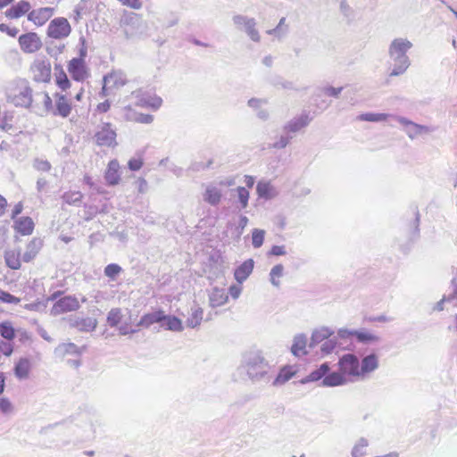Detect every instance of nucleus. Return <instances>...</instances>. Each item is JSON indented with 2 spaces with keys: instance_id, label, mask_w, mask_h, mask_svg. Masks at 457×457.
<instances>
[{
  "instance_id": "obj_1",
  "label": "nucleus",
  "mask_w": 457,
  "mask_h": 457,
  "mask_svg": "<svg viewBox=\"0 0 457 457\" xmlns=\"http://www.w3.org/2000/svg\"><path fill=\"white\" fill-rule=\"evenodd\" d=\"M54 80L57 89L52 96L47 91L40 93L42 96L41 109L46 114L63 119L68 118L73 111V103L70 93L72 82L62 67L55 68Z\"/></svg>"
},
{
  "instance_id": "obj_2",
  "label": "nucleus",
  "mask_w": 457,
  "mask_h": 457,
  "mask_svg": "<svg viewBox=\"0 0 457 457\" xmlns=\"http://www.w3.org/2000/svg\"><path fill=\"white\" fill-rule=\"evenodd\" d=\"M6 102L26 110H33L36 107L33 98V88L26 79L16 78L12 80L4 91Z\"/></svg>"
},
{
  "instance_id": "obj_3",
  "label": "nucleus",
  "mask_w": 457,
  "mask_h": 457,
  "mask_svg": "<svg viewBox=\"0 0 457 457\" xmlns=\"http://www.w3.org/2000/svg\"><path fill=\"white\" fill-rule=\"evenodd\" d=\"M43 247V240L39 237H33L26 245V249L21 255L19 249H7L4 253L6 266L11 270H20L21 262H30L36 259Z\"/></svg>"
},
{
  "instance_id": "obj_4",
  "label": "nucleus",
  "mask_w": 457,
  "mask_h": 457,
  "mask_svg": "<svg viewBox=\"0 0 457 457\" xmlns=\"http://www.w3.org/2000/svg\"><path fill=\"white\" fill-rule=\"evenodd\" d=\"M137 317L129 309L122 311L120 308H112L108 312L107 322L116 328L120 335H129L137 332Z\"/></svg>"
},
{
  "instance_id": "obj_5",
  "label": "nucleus",
  "mask_w": 457,
  "mask_h": 457,
  "mask_svg": "<svg viewBox=\"0 0 457 457\" xmlns=\"http://www.w3.org/2000/svg\"><path fill=\"white\" fill-rule=\"evenodd\" d=\"M93 139L99 147L115 148L118 145L116 129L110 122H104L99 126Z\"/></svg>"
},
{
  "instance_id": "obj_6",
  "label": "nucleus",
  "mask_w": 457,
  "mask_h": 457,
  "mask_svg": "<svg viewBox=\"0 0 457 457\" xmlns=\"http://www.w3.org/2000/svg\"><path fill=\"white\" fill-rule=\"evenodd\" d=\"M31 79L37 84H48L52 79V65L48 59H35L29 66Z\"/></svg>"
},
{
  "instance_id": "obj_7",
  "label": "nucleus",
  "mask_w": 457,
  "mask_h": 457,
  "mask_svg": "<svg viewBox=\"0 0 457 457\" xmlns=\"http://www.w3.org/2000/svg\"><path fill=\"white\" fill-rule=\"evenodd\" d=\"M85 56L86 51L82 49L79 58H72L67 63V71L74 81L84 82L90 77Z\"/></svg>"
},
{
  "instance_id": "obj_8",
  "label": "nucleus",
  "mask_w": 457,
  "mask_h": 457,
  "mask_svg": "<svg viewBox=\"0 0 457 457\" xmlns=\"http://www.w3.org/2000/svg\"><path fill=\"white\" fill-rule=\"evenodd\" d=\"M411 43L403 38H396L395 39L389 48V53L391 56H395L397 58H402V65L399 69H395L391 72V76H396L403 73L408 67V60L405 56L406 52L411 47Z\"/></svg>"
},
{
  "instance_id": "obj_9",
  "label": "nucleus",
  "mask_w": 457,
  "mask_h": 457,
  "mask_svg": "<svg viewBox=\"0 0 457 457\" xmlns=\"http://www.w3.org/2000/svg\"><path fill=\"white\" fill-rule=\"evenodd\" d=\"M18 43L21 52L26 54H37L44 46L41 37L33 31L21 34L18 37Z\"/></svg>"
},
{
  "instance_id": "obj_10",
  "label": "nucleus",
  "mask_w": 457,
  "mask_h": 457,
  "mask_svg": "<svg viewBox=\"0 0 457 457\" xmlns=\"http://www.w3.org/2000/svg\"><path fill=\"white\" fill-rule=\"evenodd\" d=\"M71 32V27L66 18L58 17L52 20L47 27L46 35L53 39H62Z\"/></svg>"
},
{
  "instance_id": "obj_11",
  "label": "nucleus",
  "mask_w": 457,
  "mask_h": 457,
  "mask_svg": "<svg viewBox=\"0 0 457 457\" xmlns=\"http://www.w3.org/2000/svg\"><path fill=\"white\" fill-rule=\"evenodd\" d=\"M129 82L126 74L121 71H112L104 77V85L102 87V94L108 95L110 90H118Z\"/></svg>"
},
{
  "instance_id": "obj_12",
  "label": "nucleus",
  "mask_w": 457,
  "mask_h": 457,
  "mask_svg": "<svg viewBox=\"0 0 457 457\" xmlns=\"http://www.w3.org/2000/svg\"><path fill=\"white\" fill-rule=\"evenodd\" d=\"M339 370L346 377H361L358 358L352 353L343 355L338 361Z\"/></svg>"
},
{
  "instance_id": "obj_13",
  "label": "nucleus",
  "mask_w": 457,
  "mask_h": 457,
  "mask_svg": "<svg viewBox=\"0 0 457 457\" xmlns=\"http://www.w3.org/2000/svg\"><path fill=\"white\" fill-rule=\"evenodd\" d=\"M79 306L80 304L77 297L67 295L57 300L54 303L51 312L54 315H59L77 311Z\"/></svg>"
},
{
  "instance_id": "obj_14",
  "label": "nucleus",
  "mask_w": 457,
  "mask_h": 457,
  "mask_svg": "<svg viewBox=\"0 0 457 457\" xmlns=\"http://www.w3.org/2000/svg\"><path fill=\"white\" fill-rule=\"evenodd\" d=\"M137 98V105L152 110H158L162 104V99L156 95L144 93L141 89L132 92Z\"/></svg>"
},
{
  "instance_id": "obj_15",
  "label": "nucleus",
  "mask_w": 457,
  "mask_h": 457,
  "mask_svg": "<svg viewBox=\"0 0 457 457\" xmlns=\"http://www.w3.org/2000/svg\"><path fill=\"white\" fill-rule=\"evenodd\" d=\"M54 12V9L52 7H40L29 12L28 20L37 27H41L50 20Z\"/></svg>"
},
{
  "instance_id": "obj_16",
  "label": "nucleus",
  "mask_w": 457,
  "mask_h": 457,
  "mask_svg": "<svg viewBox=\"0 0 457 457\" xmlns=\"http://www.w3.org/2000/svg\"><path fill=\"white\" fill-rule=\"evenodd\" d=\"M13 230L21 237L30 236L35 229V222L29 216L19 217L13 220Z\"/></svg>"
},
{
  "instance_id": "obj_17",
  "label": "nucleus",
  "mask_w": 457,
  "mask_h": 457,
  "mask_svg": "<svg viewBox=\"0 0 457 457\" xmlns=\"http://www.w3.org/2000/svg\"><path fill=\"white\" fill-rule=\"evenodd\" d=\"M164 319V312L161 309L145 313L139 320L137 319V331L141 328H148L155 323L162 322Z\"/></svg>"
},
{
  "instance_id": "obj_18",
  "label": "nucleus",
  "mask_w": 457,
  "mask_h": 457,
  "mask_svg": "<svg viewBox=\"0 0 457 457\" xmlns=\"http://www.w3.org/2000/svg\"><path fill=\"white\" fill-rule=\"evenodd\" d=\"M120 163L118 160H111L104 172V179L109 186H116L120 182Z\"/></svg>"
},
{
  "instance_id": "obj_19",
  "label": "nucleus",
  "mask_w": 457,
  "mask_h": 457,
  "mask_svg": "<svg viewBox=\"0 0 457 457\" xmlns=\"http://www.w3.org/2000/svg\"><path fill=\"white\" fill-rule=\"evenodd\" d=\"M31 5L27 0H21L5 12V16L10 19H17L29 12Z\"/></svg>"
},
{
  "instance_id": "obj_20",
  "label": "nucleus",
  "mask_w": 457,
  "mask_h": 457,
  "mask_svg": "<svg viewBox=\"0 0 457 457\" xmlns=\"http://www.w3.org/2000/svg\"><path fill=\"white\" fill-rule=\"evenodd\" d=\"M31 367V361L28 358H20L13 369L14 375L19 379H26L29 376Z\"/></svg>"
},
{
  "instance_id": "obj_21",
  "label": "nucleus",
  "mask_w": 457,
  "mask_h": 457,
  "mask_svg": "<svg viewBox=\"0 0 457 457\" xmlns=\"http://www.w3.org/2000/svg\"><path fill=\"white\" fill-rule=\"evenodd\" d=\"M253 270V261L252 259H248L236 269L234 277L237 282L242 283L249 277Z\"/></svg>"
},
{
  "instance_id": "obj_22",
  "label": "nucleus",
  "mask_w": 457,
  "mask_h": 457,
  "mask_svg": "<svg viewBox=\"0 0 457 457\" xmlns=\"http://www.w3.org/2000/svg\"><path fill=\"white\" fill-rule=\"evenodd\" d=\"M222 193L220 189L213 185L206 187L204 193V200L211 205H217L220 203Z\"/></svg>"
},
{
  "instance_id": "obj_23",
  "label": "nucleus",
  "mask_w": 457,
  "mask_h": 457,
  "mask_svg": "<svg viewBox=\"0 0 457 457\" xmlns=\"http://www.w3.org/2000/svg\"><path fill=\"white\" fill-rule=\"evenodd\" d=\"M378 366V358L375 354H370L364 357L360 364L361 376L364 377L368 373L375 370Z\"/></svg>"
},
{
  "instance_id": "obj_24",
  "label": "nucleus",
  "mask_w": 457,
  "mask_h": 457,
  "mask_svg": "<svg viewBox=\"0 0 457 457\" xmlns=\"http://www.w3.org/2000/svg\"><path fill=\"white\" fill-rule=\"evenodd\" d=\"M256 192L260 198L270 199L276 195L273 186L269 181H259L256 186Z\"/></svg>"
},
{
  "instance_id": "obj_25",
  "label": "nucleus",
  "mask_w": 457,
  "mask_h": 457,
  "mask_svg": "<svg viewBox=\"0 0 457 457\" xmlns=\"http://www.w3.org/2000/svg\"><path fill=\"white\" fill-rule=\"evenodd\" d=\"M165 329L179 332L183 330V325L180 319L176 316L166 315L164 313V319L162 320Z\"/></svg>"
},
{
  "instance_id": "obj_26",
  "label": "nucleus",
  "mask_w": 457,
  "mask_h": 457,
  "mask_svg": "<svg viewBox=\"0 0 457 457\" xmlns=\"http://www.w3.org/2000/svg\"><path fill=\"white\" fill-rule=\"evenodd\" d=\"M347 378L339 370L338 372H332L323 378V385L327 386H337L345 384Z\"/></svg>"
},
{
  "instance_id": "obj_27",
  "label": "nucleus",
  "mask_w": 457,
  "mask_h": 457,
  "mask_svg": "<svg viewBox=\"0 0 457 457\" xmlns=\"http://www.w3.org/2000/svg\"><path fill=\"white\" fill-rule=\"evenodd\" d=\"M83 199V194L79 190H68L62 195V200L65 204L75 205Z\"/></svg>"
},
{
  "instance_id": "obj_28",
  "label": "nucleus",
  "mask_w": 457,
  "mask_h": 457,
  "mask_svg": "<svg viewBox=\"0 0 457 457\" xmlns=\"http://www.w3.org/2000/svg\"><path fill=\"white\" fill-rule=\"evenodd\" d=\"M309 121H310V119H309L308 115H302V116L296 118L295 120L290 121L286 126L285 129L287 132H296V131L300 130L301 129L304 128L305 126H307Z\"/></svg>"
},
{
  "instance_id": "obj_29",
  "label": "nucleus",
  "mask_w": 457,
  "mask_h": 457,
  "mask_svg": "<svg viewBox=\"0 0 457 457\" xmlns=\"http://www.w3.org/2000/svg\"><path fill=\"white\" fill-rule=\"evenodd\" d=\"M295 372L296 371L291 366L283 367L275 378L274 385H282L286 383L295 376Z\"/></svg>"
},
{
  "instance_id": "obj_30",
  "label": "nucleus",
  "mask_w": 457,
  "mask_h": 457,
  "mask_svg": "<svg viewBox=\"0 0 457 457\" xmlns=\"http://www.w3.org/2000/svg\"><path fill=\"white\" fill-rule=\"evenodd\" d=\"M349 336L354 337L358 342L371 343L378 340V337L369 331H350Z\"/></svg>"
},
{
  "instance_id": "obj_31",
  "label": "nucleus",
  "mask_w": 457,
  "mask_h": 457,
  "mask_svg": "<svg viewBox=\"0 0 457 457\" xmlns=\"http://www.w3.org/2000/svg\"><path fill=\"white\" fill-rule=\"evenodd\" d=\"M204 311L200 307H195L191 310L190 316L187 318V325L190 328H195L202 322Z\"/></svg>"
},
{
  "instance_id": "obj_32",
  "label": "nucleus",
  "mask_w": 457,
  "mask_h": 457,
  "mask_svg": "<svg viewBox=\"0 0 457 457\" xmlns=\"http://www.w3.org/2000/svg\"><path fill=\"white\" fill-rule=\"evenodd\" d=\"M0 334L6 340H13L15 338V329L11 321H4L0 323Z\"/></svg>"
},
{
  "instance_id": "obj_33",
  "label": "nucleus",
  "mask_w": 457,
  "mask_h": 457,
  "mask_svg": "<svg viewBox=\"0 0 457 457\" xmlns=\"http://www.w3.org/2000/svg\"><path fill=\"white\" fill-rule=\"evenodd\" d=\"M306 339L303 337H296L292 345L291 351L295 356H302L306 354Z\"/></svg>"
},
{
  "instance_id": "obj_34",
  "label": "nucleus",
  "mask_w": 457,
  "mask_h": 457,
  "mask_svg": "<svg viewBox=\"0 0 457 457\" xmlns=\"http://www.w3.org/2000/svg\"><path fill=\"white\" fill-rule=\"evenodd\" d=\"M388 116L386 113L367 112L360 114L357 119L361 121L378 122L386 120Z\"/></svg>"
},
{
  "instance_id": "obj_35",
  "label": "nucleus",
  "mask_w": 457,
  "mask_h": 457,
  "mask_svg": "<svg viewBox=\"0 0 457 457\" xmlns=\"http://www.w3.org/2000/svg\"><path fill=\"white\" fill-rule=\"evenodd\" d=\"M329 370V366L328 363L321 364L317 370L312 371L308 375V381H318L322 378H325L326 374Z\"/></svg>"
},
{
  "instance_id": "obj_36",
  "label": "nucleus",
  "mask_w": 457,
  "mask_h": 457,
  "mask_svg": "<svg viewBox=\"0 0 457 457\" xmlns=\"http://www.w3.org/2000/svg\"><path fill=\"white\" fill-rule=\"evenodd\" d=\"M368 441L361 439L353 448V457H363L367 454Z\"/></svg>"
},
{
  "instance_id": "obj_37",
  "label": "nucleus",
  "mask_w": 457,
  "mask_h": 457,
  "mask_svg": "<svg viewBox=\"0 0 457 457\" xmlns=\"http://www.w3.org/2000/svg\"><path fill=\"white\" fill-rule=\"evenodd\" d=\"M237 196L243 209L248 206V201L250 197L249 190L244 187H238L237 188Z\"/></svg>"
},
{
  "instance_id": "obj_38",
  "label": "nucleus",
  "mask_w": 457,
  "mask_h": 457,
  "mask_svg": "<svg viewBox=\"0 0 457 457\" xmlns=\"http://www.w3.org/2000/svg\"><path fill=\"white\" fill-rule=\"evenodd\" d=\"M265 232L262 229H253L252 232V243L253 247L259 248L262 245L264 241Z\"/></svg>"
},
{
  "instance_id": "obj_39",
  "label": "nucleus",
  "mask_w": 457,
  "mask_h": 457,
  "mask_svg": "<svg viewBox=\"0 0 457 457\" xmlns=\"http://www.w3.org/2000/svg\"><path fill=\"white\" fill-rule=\"evenodd\" d=\"M283 270H284V268H283V265H281V264L275 265L271 269L270 280L273 285H275V286L279 285V278L283 275Z\"/></svg>"
},
{
  "instance_id": "obj_40",
  "label": "nucleus",
  "mask_w": 457,
  "mask_h": 457,
  "mask_svg": "<svg viewBox=\"0 0 457 457\" xmlns=\"http://www.w3.org/2000/svg\"><path fill=\"white\" fill-rule=\"evenodd\" d=\"M333 334V331H331L328 328H320L314 331L312 334V338L316 342H320L324 339L328 338Z\"/></svg>"
},
{
  "instance_id": "obj_41",
  "label": "nucleus",
  "mask_w": 457,
  "mask_h": 457,
  "mask_svg": "<svg viewBox=\"0 0 457 457\" xmlns=\"http://www.w3.org/2000/svg\"><path fill=\"white\" fill-rule=\"evenodd\" d=\"M0 302L4 303L18 304L21 302L19 297L0 289Z\"/></svg>"
},
{
  "instance_id": "obj_42",
  "label": "nucleus",
  "mask_w": 457,
  "mask_h": 457,
  "mask_svg": "<svg viewBox=\"0 0 457 457\" xmlns=\"http://www.w3.org/2000/svg\"><path fill=\"white\" fill-rule=\"evenodd\" d=\"M245 25L246 27V31H247L248 35L251 37V38L254 41H258L260 37H259L258 31L254 28V26H255L254 21L253 19L245 20Z\"/></svg>"
},
{
  "instance_id": "obj_43",
  "label": "nucleus",
  "mask_w": 457,
  "mask_h": 457,
  "mask_svg": "<svg viewBox=\"0 0 457 457\" xmlns=\"http://www.w3.org/2000/svg\"><path fill=\"white\" fill-rule=\"evenodd\" d=\"M120 271H121V268L118 264H115V263L108 264L104 268L105 276L112 279H114L116 278V276L120 273Z\"/></svg>"
},
{
  "instance_id": "obj_44",
  "label": "nucleus",
  "mask_w": 457,
  "mask_h": 457,
  "mask_svg": "<svg viewBox=\"0 0 457 457\" xmlns=\"http://www.w3.org/2000/svg\"><path fill=\"white\" fill-rule=\"evenodd\" d=\"M60 350L63 355L66 354H80L79 347L73 343H67L61 345Z\"/></svg>"
},
{
  "instance_id": "obj_45",
  "label": "nucleus",
  "mask_w": 457,
  "mask_h": 457,
  "mask_svg": "<svg viewBox=\"0 0 457 457\" xmlns=\"http://www.w3.org/2000/svg\"><path fill=\"white\" fill-rule=\"evenodd\" d=\"M12 411L13 405L12 402L6 397L0 398V411L4 414H8L12 412Z\"/></svg>"
},
{
  "instance_id": "obj_46",
  "label": "nucleus",
  "mask_w": 457,
  "mask_h": 457,
  "mask_svg": "<svg viewBox=\"0 0 457 457\" xmlns=\"http://www.w3.org/2000/svg\"><path fill=\"white\" fill-rule=\"evenodd\" d=\"M121 5L133 10H139L143 6L142 0H117Z\"/></svg>"
},
{
  "instance_id": "obj_47",
  "label": "nucleus",
  "mask_w": 457,
  "mask_h": 457,
  "mask_svg": "<svg viewBox=\"0 0 457 457\" xmlns=\"http://www.w3.org/2000/svg\"><path fill=\"white\" fill-rule=\"evenodd\" d=\"M129 119H130L131 120H133L135 122L145 123V124L151 123L154 120L153 115L145 114V113H139L137 115H136L135 117H133V118L129 117Z\"/></svg>"
},
{
  "instance_id": "obj_48",
  "label": "nucleus",
  "mask_w": 457,
  "mask_h": 457,
  "mask_svg": "<svg viewBox=\"0 0 457 457\" xmlns=\"http://www.w3.org/2000/svg\"><path fill=\"white\" fill-rule=\"evenodd\" d=\"M144 162L142 158H132L129 161L128 166L131 170H139L143 167Z\"/></svg>"
},
{
  "instance_id": "obj_49",
  "label": "nucleus",
  "mask_w": 457,
  "mask_h": 457,
  "mask_svg": "<svg viewBox=\"0 0 457 457\" xmlns=\"http://www.w3.org/2000/svg\"><path fill=\"white\" fill-rule=\"evenodd\" d=\"M0 352L4 355L9 357L12 355V353L13 352V346L9 342L0 341Z\"/></svg>"
},
{
  "instance_id": "obj_50",
  "label": "nucleus",
  "mask_w": 457,
  "mask_h": 457,
  "mask_svg": "<svg viewBox=\"0 0 457 457\" xmlns=\"http://www.w3.org/2000/svg\"><path fill=\"white\" fill-rule=\"evenodd\" d=\"M0 31L6 33L8 36L12 37H15L19 33V29L16 27L11 28L4 23L0 24Z\"/></svg>"
},
{
  "instance_id": "obj_51",
  "label": "nucleus",
  "mask_w": 457,
  "mask_h": 457,
  "mask_svg": "<svg viewBox=\"0 0 457 457\" xmlns=\"http://www.w3.org/2000/svg\"><path fill=\"white\" fill-rule=\"evenodd\" d=\"M135 17H137V14L129 12L128 11H124L121 17V23L125 25H129L133 23Z\"/></svg>"
},
{
  "instance_id": "obj_52",
  "label": "nucleus",
  "mask_w": 457,
  "mask_h": 457,
  "mask_svg": "<svg viewBox=\"0 0 457 457\" xmlns=\"http://www.w3.org/2000/svg\"><path fill=\"white\" fill-rule=\"evenodd\" d=\"M399 121L403 125L411 126L413 128L415 133H421L425 129V128L423 126L417 125L411 121L407 120L404 118H400Z\"/></svg>"
},
{
  "instance_id": "obj_53",
  "label": "nucleus",
  "mask_w": 457,
  "mask_h": 457,
  "mask_svg": "<svg viewBox=\"0 0 457 457\" xmlns=\"http://www.w3.org/2000/svg\"><path fill=\"white\" fill-rule=\"evenodd\" d=\"M270 255L280 256L286 254V250L284 245H273L270 252Z\"/></svg>"
},
{
  "instance_id": "obj_54",
  "label": "nucleus",
  "mask_w": 457,
  "mask_h": 457,
  "mask_svg": "<svg viewBox=\"0 0 457 457\" xmlns=\"http://www.w3.org/2000/svg\"><path fill=\"white\" fill-rule=\"evenodd\" d=\"M111 108V103L109 100H105L102 103H99L96 107V112H100V113H105L107 112Z\"/></svg>"
},
{
  "instance_id": "obj_55",
  "label": "nucleus",
  "mask_w": 457,
  "mask_h": 457,
  "mask_svg": "<svg viewBox=\"0 0 457 457\" xmlns=\"http://www.w3.org/2000/svg\"><path fill=\"white\" fill-rule=\"evenodd\" d=\"M22 210H23L22 203L21 202L17 203L12 210V213H11L12 220H16L18 218V215L21 213Z\"/></svg>"
},
{
  "instance_id": "obj_56",
  "label": "nucleus",
  "mask_w": 457,
  "mask_h": 457,
  "mask_svg": "<svg viewBox=\"0 0 457 457\" xmlns=\"http://www.w3.org/2000/svg\"><path fill=\"white\" fill-rule=\"evenodd\" d=\"M8 207V202L4 196L0 195V217L4 216Z\"/></svg>"
},
{
  "instance_id": "obj_57",
  "label": "nucleus",
  "mask_w": 457,
  "mask_h": 457,
  "mask_svg": "<svg viewBox=\"0 0 457 457\" xmlns=\"http://www.w3.org/2000/svg\"><path fill=\"white\" fill-rule=\"evenodd\" d=\"M228 292L233 298H237L241 294V287L233 285L229 287Z\"/></svg>"
},
{
  "instance_id": "obj_58",
  "label": "nucleus",
  "mask_w": 457,
  "mask_h": 457,
  "mask_svg": "<svg viewBox=\"0 0 457 457\" xmlns=\"http://www.w3.org/2000/svg\"><path fill=\"white\" fill-rule=\"evenodd\" d=\"M341 91V88L328 87L326 88V94L330 96H337Z\"/></svg>"
},
{
  "instance_id": "obj_59",
  "label": "nucleus",
  "mask_w": 457,
  "mask_h": 457,
  "mask_svg": "<svg viewBox=\"0 0 457 457\" xmlns=\"http://www.w3.org/2000/svg\"><path fill=\"white\" fill-rule=\"evenodd\" d=\"M245 185L248 188H252L254 185V178L253 176H250V175H245Z\"/></svg>"
},
{
  "instance_id": "obj_60",
  "label": "nucleus",
  "mask_w": 457,
  "mask_h": 457,
  "mask_svg": "<svg viewBox=\"0 0 457 457\" xmlns=\"http://www.w3.org/2000/svg\"><path fill=\"white\" fill-rule=\"evenodd\" d=\"M5 388V377L4 374L0 371V395L4 393Z\"/></svg>"
},
{
  "instance_id": "obj_61",
  "label": "nucleus",
  "mask_w": 457,
  "mask_h": 457,
  "mask_svg": "<svg viewBox=\"0 0 457 457\" xmlns=\"http://www.w3.org/2000/svg\"><path fill=\"white\" fill-rule=\"evenodd\" d=\"M84 91H85L84 88L80 87V89L79 90V92L75 96L76 101L80 102L82 100L83 96H84Z\"/></svg>"
},
{
  "instance_id": "obj_62",
  "label": "nucleus",
  "mask_w": 457,
  "mask_h": 457,
  "mask_svg": "<svg viewBox=\"0 0 457 457\" xmlns=\"http://www.w3.org/2000/svg\"><path fill=\"white\" fill-rule=\"evenodd\" d=\"M13 0H0V8L7 6L9 4H11Z\"/></svg>"
},
{
  "instance_id": "obj_63",
  "label": "nucleus",
  "mask_w": 457,
  "mask_h": 457,
  "mask_svg": "<svg viewBox=\"0 0 457 457\" xmlns=\"http://www.w3.org/2000/svg\"><path fill=\"white\" fill-rule=\"evenodd\" d=\"M37 306V304L30 303V304H27L25 306V308L28 309V310H34Z\"/></svg>"
},
{
  "instance_id": "obj_64",
  "label": "nucleus",
  "mask_w": 457,
  "mask_h": 457,
  "mask_svg": "<svg viewBox=\"0 0 457 457\" xmlns=\"http://www.w3.org/2000/svg\"><path fill=\"white\" fill-rule=\"evenodd\" d=\"M287 142H288L287 139H282V143H281V145L279 146H281V147L286 146Z\"/></svg>"
}]
</instances>
